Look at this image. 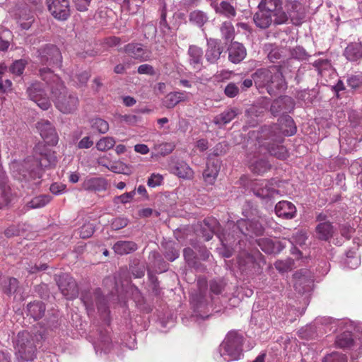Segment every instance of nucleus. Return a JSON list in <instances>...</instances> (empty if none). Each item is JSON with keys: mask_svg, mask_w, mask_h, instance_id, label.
Returning a JSON list of instances; mask_svg holds the SVG:
<instances>
[{"mask_svg": "<svg viewBox=\"0 0 362 362\" xmlns=\"http://www.w3.org/2000/svg\"><path fill=\"white\" fill-rule=\"evenodd\" d=\"M239 87L234 83H229L224 89V93L228 98H234L239 93Z\"/></svg>", "mask_w": 362, "mask_h": 362, "instance_id": "nucleus-60", "label": "nucleus"}, {"mask_svg": "<svg viewBox=\"0 0 362 362\" xmlns=\"http://www.w3.org/2000/svg\"><path fill=\"white\" fill-rule=\"evenodd\" d=\"M294 264V261L291 258L285 260H277L274 263L275 268L281 272H286L291 270Z\"/></svg>", "mask_w": 362, "mask_h": 362, "instance_id": "nucleus-50", "label": "nucleus"}, {"mask_svg": "<svg viewBox=\"0 0 362 362\" xmlns=\"http://www.w3.org/2000/svg\"><path fill=\"white\" fill-rule=\"evenodd\" d=\"M1 285L4 293L8 296H11L17 291L19 282L17 279L10 277L4 279L2 281Z\"/></svg>", "mask_w": 362, "mask_h": 362, "instance_id": "nucleus-39", "label": "nucleus"}, {"mask_svg": "<svg viewBox=\"0 0 362 362\" xmlns=\"http://www.w3.org/2000/svg\"><path fill=\"white\" fill-rule=\"evenodd\" d=\"M249 168L254 174L262 175L271 169L272 165L264 157L254 156Z\"/></svg>", "mask_w": 362, "mask_h": 362, "instance_id": "nucleus-25", "label": "nucleus"}, {"mask_svg": "<svg viewBox=\"0 0 362 362\" xmlns=\"http://www.w3.org/2000/svg\"><path fill=\"white\" fill-rule=\"evenodd\" d=\"M52 16L59 21H66L71 15L69 0H46Z\"/></svg>", "mask_w": 362, "mask_h": 362, "instance_id": "nucleus-12", "label": "nucleus"}, {"mask_svg": "<svg viewBox=\"0 0 362 362\" xmlns=\"http://www.w3.org/2000/svg\"><path fill=\"white\" fill-rule=\"evenodd\" d=\"M211 6L216 14L223 16L228 19L233 18L237 15L236 6L230 0H223L220 3L211 2Z\"/></svg>", "mask_w": 362, "mask_h": 362, "instance_id": "nucleus-17", "label": "nucleus"}, {"mask_svg": "<svg viewBox=\"0 0 362 362\" xmlns=\"http://www.w3.org/2000/svg\"><path fill=\"white\" fill-rule=\"evenodd\" d=\"M91 127L100 134H105L109 130V124L101 118H95L91 121Z\"/></svg>", "mask_w": 362, "mask_h": 362, "instance_id": "nucleus-47", "label": "nucleus"}, {"mask_svg": "<svg viewBox=\"0 0 362 362\" xmlns=\"http://www.w3.org/2000/svg\"><path fill=\"white\" fill-rule=\"evenodd\" d=\"M183 255L185 259L190 267H194L197 269H202V266L199 264L196 261L195 253L192 249L189 247L185 248L183 251Z\"/></svg>", "mask_w": 362, "mask_h": 362, "instance_id": "nucleus-46", "label": "nucleus"}, {"mask_svg": "<svg viewBox=\"0 0 362 362\" xmlns=\"http://www.w3.org/2000/svg\"><path fill=\"white\" fill-rule=\"evenodd\" d=\"M189 62L194 69H200L202 66L203 51L197 45H190L188 49Z\"/></svg>", "mask_w": 362, "mask_h": 362, "instance_id": "nucleus-32", "label": "nucleus"}, {"mask_svg": "<svg viewBox=\"0 0 362 362\" xmlns=\"http://www.w3.org/2000/svg\"><path fill=\"white\" fill-rule=\"evenodd\" d=\"M174 147L175 146L172 143H162L155 145L154 148L158 153L165 156L170 153L173 151Z\"/></svg>", "mask_w": 362, "mask_h": 362, "instance_id": "nucleus-53", "label": "nucleus"}, {"mask_svg": "<svg viewBox=\"0 0 362 362\" xmlns=\"http://www.w3.org/2000/svg\"><path fill=\"white\" fill-rule=\"evenodd\" d=\"M37 129L45 141L50 146L58 143L59 137L54 127L48 121L42 119L37 123Z\"/></svg>", "mask_w": 362, "mask_h": 362, "instance_id": "nucleus-14", "label": "nucleus"}, {"mask_svg": "<svg viewBox=\"0 0 362 362\" xmlns=\"http://www.w3.org/2000/svg\"><path fill=\"white\" fill-rule=\"evenodd\" d=\"M206 224L211 228V230L217 233V237L220 240L222 248H220V254L225 257H230L233 255V246L240 243V240L235 238L234 234L228 232V230L221 231V226L216 219H209L206 221Z\"/></svg>", "mask_w": 362, "mask_h": 362, "instance_id": "nucleus-7", "label": "nucleus"}, {"mask_svg": "<svg viewBox=\"0 0 362 362\" xmlns=\"http://www.w3.org/2000/svg\"><path fill=\"white\" fill-rule=\"evenodd\" d=\"M38 57L42 64L47 66H60L62 64V54L59 49L54 45H46L38 51Z\"/></svg>", "mask_w": 362, "mask_h": 362, "instance_id": "nucleus-11", "label": "nucleus"}, {"mask_svg": "<svg viewBox=\"0 0 362 362\" xmlns=\"http://www.w3.org/2000/svg\"><path fill=\"white\" fill-rule=\"evenodd\" d=\"M107 182L105 179L97 177H88L82 182L83 189L89 192H102L107 189Z\"/></svg>", "mask_w": 362, "mask_h": 362, "instance_id": "nucleus-20", "label": "nucleus"}, {"mask_svg": "<svg viewBox=\"0 0 362 362\" xmlns=\"http://www.w3.org/2000/svg\"><path fill=\"white\" fill-rule=\"evenodd\" d=\"M116 144L115 139L112 136H104L97 141L96 148L99 151H107L114 147Z\"/></svg>", "mask_w": 362, "mask_h": 362, "instance_id": "nucleus-42", "label": "nucleus"}, {"mask_svg": "<svg viewBox=\"0 0 362 362\" xmlns=\"http://www.w3.org/2000/svg\"><path fill=\"white\" fill-rule=\"evenodd\" d=\"M240 112L238 108H228L214 118V123L218 126L225 125L231 122Z\"/></svg>", "mask_w": 362, "mask_h": 362, "instance_id": "nucleus-30", "label": "nucleus"}, {"mask_svg": "<svg viewBox=\"0 0 362 362\" xmlns=\"http://www.w3.org/2000/svg\"><path fill=\"white\" fill-rule=\"evenodd\" d=\"M163 246L164 247L163 255L168 260L173 262L179 257L180 247L178 244L170 241L163 244Z\"/></svg>", "mask_w": 362, "mask_h": 362, "instance_id": "nucleus-37", "label": "nucleus"}, {"mask_svg": "<svg viewBox=\"0 0 362 362\" xmlns=\"http://www.w3.org/2000/svg\"><path fill=\"white\" fill-rule=\"evenodd\" d=\"M26 92L29 98L36 103L41 109L47 110L51 107V102L41 83L38 81L32 83L27 88Z\"/></svg>", "mask_w": 362, "mask_h": 362, "instance_id": "nucleus-10", "label": "nucleus"}, {"mask_svg": "<svg viewBox=\"0 0 362 362\" xmlns=\"http://www.w3.org/2000/svg\"><path fill=\"white\" fill-rule=\"evenodd\" d=\"M137 249V244L130 240H118L112 246L115 253L119 255L130 254Z\"/></svg>", "mask_w": 362, "mask_h": 362, "instance_id": "nucleus-29", "label": "nucleus"}, {"mask_svg": "<svg viewBox=\"0 0 362 362\" xmlns=\"http://www.w3.org/2000/svg\"><path fill=\"white\" fill-rule=\"evenodd\" d=\"M94 227L92 223H84L79 228L78 235L83 239L88 238L92 236V235L94 233Z\"/></svg>", "mask_w": 362, "mask_h": 362, "instance_id": "nucleus-54", "label": "nucleus"}, {"mask_svg": "<svg viewBox=\"0 0 362 362\" xmlns=\"http://www.w3.org/2000/svg\"><path fill=\"white\" fill-rule=\"evenodd\" d=\"M296 132L293 119L285 115L279 119V124L262 127L257 132L256 137L259 146L264 147L271 156L284 160L287 158L288 152L281 145L283 136H291Z\"/></svg>", "mask_w": 362, "mask_h": 362, "instance_id": "nucleus-1", "label": "nucleus"}, {"mask_svg": "<svg viewBox=\"0 0 362 362\" xmlns=\"http://www.w3.org/2000/svg\"><path fill=\"white\" fill-rule=\"evenodd\" d=\"M24 268L28 271L30 274H36L40 271H44L47 269V265L46 264H37V263L33 262H25L23 263Z\"/></svg>", "mask_w": 362, "mask_h": 362, "instance_id": "nucleus-51", "label": "nucleus"}, {"mask_svg": "<svg viewBox=\"0 0 362 362\" xmlns=\"http://www.w3.org/2000/svg\"><path fill=\"white\" fill-rule=\"evenodd\" d=\"M232 229L231 234H234L238 240H240V235L245 236L260 235L264 232L262 224L258 219H240L235 224L233 222L227 223V230Z\"/></svg>", "mask_w": 362, "mask_h": 362, "instance_id": "nucleus-6", "label": "nucleus"}, {"mask_svg": "<svg viewBox=\"0 0 362 362\" xmlns=\"http://www.w3.org/2000/svg\"><path fill=\"white\" fill-rule=\"evenodd\" d=\"M40 76L50 86L52 100L57 110L64 114L73 113L78 107L79 100L76 93L69 90L59 77L51 69L41 68Z\"/></svg>", "mask_w": 362, "mask_h": 362, "instance_id": "nucleus-2", "label": "nucleus"}, {"mask_svg": "<svg viewBox=\"0 0 362 362\" xmlns=\"http://www.w3.org/2000/svg\"><path fill=\"white\" fill-rule=\"evenodd\" d=\"M344 55L351 62H356L362 59V44L351 42L346 47Z\"/></svg>", "mask_w": 362, "mask_h": 362, "instance_id": "nucleus-31", "label": "nucleus"}, {"mask_svg": "<svg viewBox=\"0 0 362 362\" xmlns=\"http://www.w3.org/2000/svg\"><path fill=\"white\" fill-rule=\"evenodd\" d=\"M294 288L298 293L310 291L313 286V279L308 270H301L294 274Z\"/></svg>", "mask_w": 362, "mask_h": 362, "instance_id": "nucleus-16", "label": "nucleus"}, {"mask_svg": "<svg viewBox=\"0 0 362 362\" xmlns=\"http://www.w3.org/2000/svg\"><path fill=\"white\" fill-rule=\"evenodd\" d=\"M272 16H275L274 20L276 24H282L287 21L288 17L285 12L281 11V7L275 11Z\"/></svg>", "mask_w": 362, "mask_h": 362, "instance_id": "nucleus-63", "label": "nucleus"}, {"mask_svg": "<svg viewBox=\"0 0 362 362\" xmlns=\"http://www.w3.org/2000/svg\"><path fill=\"white\" fill-rule=\"evenodd\" d=\"M347 84L351 89H357L362 86V76L354 75L349 77L347 80Z\"/></svg>", "mask_w": 362, "mask_h": 362, "instance_id": "nucleus-59", "label": "nucleus"}, {"mask_svg": "<svg viewBox=\"0 0 362 362\" xmlns=\"http://www.w3.org/2000/svg\"><path fill=\"white\" fill-rule=\"evenodd\" d=\"M163 177L159 173H152L147 180L149 187H156L162 185Z\"/></svg>", "mask_w": 362, "mask_h": 362, "instance_id": "nucleus-57", "label": "nucleus"}, {"mask_svg": "<svg viewBox=\"0 0 362 362\" xmlns=\"http://www.w3.org/2000/svg\"><path fill=\"white\" fill-rule=\"evenodd\" d=\"M315 236L322 241H329L335 233V228L332 222L317 223L315 226Z\"/></svg>", "mask_w": 362, "mask_h": 362, "instance_id": "nucleus-24", "label": "nucleus"}, {"mask_svg": "<svg viewBox=\"0 0 362 362\" xmlns=\"http://www.w3.org/2000/svg\"><path fill=\"white\" fill-rule=\"evenodd\" d=\"M223 47L219 40L210 38L207 40L205 57L208 62L211 64L216 63L220 58Z\"/></svg>", "mask_w": 362, "mask_h": 362, "instance_id": "nucleus-18", "label": "nucleus"}, {"mask_svg": "<svg viewBox=\"0 0 362 362\" xmlns=\"http://www.w3.org/2000/svg\"><path fill=\"white\" fill-rule=\"evenodd\" d=\"M189 19L191 23L202 27L208 21V16L204 12L195 10L189 13Z\"/></svg>", "mask_w": 362, "mask_h": 362, "instance_id": "nucleus-40", "label": "nucleus"}, {"mask_svg": "<svg viewBox=\"0 0 362 362\" xmlns=\"http://www.w3.org/2000/svg\"><path fill=\"white\" fill-rule=\"evenodd\" d=\"M295 103L293 100L287 95L279 97L274 100L270 107V112L274 117L279 115H287L293 110Z\"/></svg>", "mask_w": 362, "mask_h": 362, "instance_id": "nucleus-15", "label": "nucleus"}, {"mask_svg": "<svg viewBox=\"0 0 362 362\" xmlns=\"http://www.w3.org/2000/svg\"><path fill=\"white\" fill-rule=\"evenodd\" d=\"M275 213L279 217L291 219L296 214V207L290 202L281 201L275 206Z\"/></svg>", "mask_w": 362, "mask_h": 362, "instance_id": "nucleus-21", "label": "nucleus"}, {"mask_svg": "<svg viewBox=\"0 0 362 362\" xmlns=\"http://www.w3.org/2000/svg\"><path fill=\"white\" fill-rule=\"evenodd\" d=\"M34 162L35 167L29 169L33 179L40 178L42 174V168L54 165L57 161L54 153L42 144H38L34 148Z\"/></svg>", "mask_w": 362, "mask_h": 362, "instance_id": "nucleus-4", "label": "nucleus"}, {"mask_svg": "<svg viewBox=\"0 0 362 362\" xmlns=\"http://www.w3.org/2000/svg\"><path fill=\"white\" fill-rule=\"evenodd\" d=\"M246 54V49L242 44L238 42H232L228 47V59L234 64H238L243 61L245 58Z\"/></svg>", "mask_w": 362, "mask_h": 362, "instance_id": "nucleus-26", "label": "nucleus"}, {"mask_svg": "<svg viewBox=\"0 0 362 362\" xmlns=\"http://www.w3.org/2000/svg\"><path fill=\"white\" fill-rule=\"evenodd\" d=\"M187 100V96L185 92H174L168 94L163 103V105L168 108H173L180 102L185 101Z\"/></svg>", "mask_w": 362, "mask_h": 362, "instance_id": "nucleus-36", "label": "nucleus"}, {"mask_svg": "<svg viewBox=\"0 0 362 362\" xmlns=\"http://www.w3.org/2000/svg\"><path fill=\"white\" fill-rule=\"evenodd\" d=\"M282 52L277 47H274L270 49L268 53V59L271 62H275L281 57Z\"/></svg>", "mask_w": 362, "mask_h": 362, "instance_id": "nucleus-64", "label": "nucleus"}, {"mask_svg": "<svg viewBox=\"0 0 362 362\" xmlns=\"http://www.w3.org/2000/svg\"><path fill=\"white\" fill-rule=\"evenodd\" d=\"M51 201V197L49 195H40L34 197L28 202V206L31 209H37L45 206Z\"/></svg>", "mask_w": 362, "mask_h": 362, "instance_id": "nucleus-44", "label": "nucleus"}, {"mask_svg": "<svg viewBox=\"0 0 362 362\" xmlns=\"http://www.w3.org/2000/svg\"><path fill=\"white\" fill-rule=\"evenodd\" d=\"M253 21L257 27L264 29L271 25L272 14L267 11L259 8V11L254 15Z\"/></svg>", "mask_w": 362, "mask_h": 362, "instance_id": "nucleus-33", "label": "nucleus"}, {"mask_svg": "<svg viewBox=\"0 0 362 362\" xmlns=\"http://www.w3.org/2000/svg\"><path fill=\"white\" fill-rule=\"evenodd\" d=\"M146 0H124V7L129 11L136 12Z\"/></svg>", "mask_w": 362, "mask_h": 362, "instance_id": "nucleus-58", "label": "nucleus"}, {"mask_svg": "<svg viewBox=\"0 0 362 362\" xmlns=\"http://www.w3.org/2000/svg\"><path fill=\"white\" fill-rule=\"evenodd\" d=\"M336 346L340 349L350 348L354 344V339L351 332H344L337 335L335 340Z\"/></svg>", "mask_w": 362, "mask_h": 362, "instance_id": "nucleus-38", "label": "nucleus"}, {"mask_svg": "<svg viewBox=\"0 0 362 362\" xmlns=\"http://www.w3.org/2000/svg\"><path fill=\"white\" fill-rule=\"evenodd\" d=\"M257 243L261 250L267 254L278 253L283 248L279 241H274L269 238H259Z\"/></svg>", "mask_w": 362, "mask_h": 362, "instance_id": "nucleus-27", "label": "nucleus"}, {"mask_svg": "<svg viewBox=\"0 0 362 362\" xmlns=\"http://www.w3.org/2000/svg\"><path fill=\"white\" fill-rule=\"evenodd\" d=\"M62 293L67 299L76 298L78 295V288L75 279L69 274H64L57 281Z\"/></svg>", "mask_w": 362, "mask_h": 362, "instance_id": "nucleus-13", "label": "nucleus"}, {"mask_svg": "<svg viewBox=\"0 0 362 362\" xmlns=\"http://www.w3.org/2000/svg\"><path fill=\"white\" fill-rule=\"evenodd\" d=\"M27 62L24 59L15 61L10 66V71L12 74L20 76L23 74Z\"/></svg>", "mask_w": 362, "mask_h": 362, "instance_id": "nucleus-52", "label": "nucleus"}, {"mask_svg": "<svg viewBox=\"0 0 362 362\" xmlns=\"http://www.w3.org/2000/svg\"><path fill=\"white\" fill-rule=\"evenodd\" d=\"M223 38L226 40H232L235 35V29L231 22L224 21L220 27Z\"/></svg>", "mask_w": 362, "mask_h": 362, "instance_id": "nucleus-45", "label": "nucleus"}, {"mask_svg": "<svg viewBox=\"0 0 362 362\" xmlns=\"http://www.w3.org/2000/svg\"><path fill=\"white\" fill-rule=\"evenodd\" d=\"M291 56L293 58L298 60H304L307 59V53L304 48L302 47H296L291 51Z\"/></svg>", "mask_w": 362, "mask_h": 362, "instance_id": "nucleus-62", "label": "nucleus"}, {"mask_svg": "<svg viewBox=\"0 0 362 362\" xmlns=\"http://www.w3.org/2000/svg\"><path fill=\"white\" fill-rule=\"evenodd\" d=\"M281 7L279 0H262L259 4V8L269 11L273 14Z\"/></svg>", "mask_w": 362, "mask_h": 362, "instance_id": "nucleus-43", "label": "nucleus"}, {"mask_svg": "<svg viewBox=\"0 0 362 362\" xmlns=\"http://www.w3.org/2000/svg\"><path fill=\"white\" fill-rule=\"evenodd\" d=\"M313 66L317 71L318 75L320 76L322 81L324 79L325 82L329 78H332L335 75V72L327 59H319L313 64Z\"/></svg>", "mask_w": 362, "mask_h": 362, "instance_id": "nucleus-23", "label": "nucleus"}, {"mask_svg": "<svg viewBox=\"0 0 362 362\" xmlns=\"http://www.w3.org/2000/svg\"><path fill=\"white\" fill-rule=\"evenodd\" d=\"M255 194L257 197L265 199L274 198L279 192L268 181H262L260 186L255 189Z\"/></svg>", "mask_w": 362, "mask_h": 362, "instance_id": "nucleus-34", "label": "nucleus"}, {"mask_svg": "<svg viewBox=\"0 0 362 362\" xmlns=\"http://www.w3.org/2000/svg\"><path fill=\"white\" fill-rule=\"evenodd\" d=\"M175 173L180 177L185 179H190L193 177V170L191 168L184 162L177 163Z\"/></svg>", "mask_w": 362, "mask_h": 362, "instance_id": "nucleus-41", "label": "nucleus"}, {"mask_svg": "<svg viewBox=\"0 0 362 362\" xmlns=\"http://www.w3.org/2000/svg\"><path fill=\"white\" fill-rule=\"evenodd\" d=\"M81 300L87 309L93 310L95 305L100 313L106 314L108 312L109 298L103 296L100 288L95 289L93 293L83 295Z\"/></svg>", "mask_w": 362, "mask_h": 362, "instance_id": "nucleus-9", "label": "nucleus"}, {"mask_svg": "<svg viewBox=\"0 0 362 362\" xmlns=\"http://www.w3.org/2000/svg\"><path fill=\"white\" fill-rule=\"evenodd\" d=\"M287 9L291 20L295 24H300L305 18L304 9L298 1H293L287 4Z\"/></svg>", "mask_w": 362, "mask_h": 362, "instance_id": "nucleus-28", "label": "nucleus"}, {"mask_svg": "<svg viewBox=\"0 0 362 362\" xmlns=\"http://www.w3.org/2000/svg\"><path fill=\"white\" fill-rule=\"evenodd\" d=\"M119 51H122L128 57L139 61H146L148 57L146 51L140 43H129Z\"/></svg>", "mask_w": 362, "mask_h": 362, "instance_id": "nucleus-19", "label": "nucleus"}, {"mask_svg": "<svg viewBox=\"0 0 362 362\" xmlns=\"http://www.w3.org/2000/svg\"><path fill=\"white\" fill-rule=\"evenodd\" d=\"M16 348L22 360L31 361L35 358L36 349L30 332L23 331L18 334Z\"/></svg>", "mask_w": 362, "mask_h": 362, "instance_id": "nucleus-8", "label": "nucleus"}, {"mask_svg": "<svg viewBox=\"0 0 362 362\" xmlns=\"http://www.w3.org/2000/svg\"><path fill=\"white\" fill-rule=\"evenodd\" d=\"M226 284L221 279H213L209 282V288L211 293L218 295L224 290Z\"/></svg>", "mask_w": 362, "mask_h": 362, "instance_id": "nucleus-49", "label": "nucleus"}, {"mask_svg": "<svg viewBox=\"0 0 362 362\" xmlns=\"http://www.w3.org/2000/svg\"><path fill=\"white\" fill-rule=\"evenodd\" d=\"M160 20L159 22V25L160 30L164 34H168V33L170 30V27L169 26L166 21L167 11L165 4H163L161 8L160 9Z\"/></svg>", "mask_w": 362, "mask_h": 362, "instance_id": "nucleus-48", "label": "nucleus"}, {"mask_svg": "<svg viewBox=\"0 0 362 362\" xmlns=\"http://www.w3.org/2000/svg\"><path fill=\"white\" fill-rule=\"evenodd\" d=\"M90 74L88 71H81L78 74H76L74 76H73L72 80L78 84V86L85 85L88 81Z\"/></svg>", "mask_w": 362, "mask_h": 362, "instance_id": "nucleus-56", "label": "nucleus"}, {"mask_svg": "<svg viewBox=\"0 0 362 362\" xmlns=\"http://www.w3.org/2000/svg\"><path fill=\"white\" fill-rule=\"evenodd\" d=\"M243 336L235 331L228 333L220 345L219 351L226 361L238 360L242 355Z\"/></svg>", "mask_w": 362, "mask_h": 362, "instance_id": "nucleus-5", "label": "nucleus"}, {"mask_svg": "<svg viewBox=\"0 0 362 362\" xmlns=\"http://www.w3.org/2000/svg\"><path fill=\"white\" fill-rule=\"evenodd\" d=\"M45 310V305L41 301H33L27 305L28 315L35 320L44 316Z\"/></svg>", "mask_w": 362, "mask_h": 362, "instance_id": "nucleus-35", "label": "nucleus"}, {"mask_svg": "<svg viewBox=\"0 0 362 362\" xmlns=\"http://www.w3.org/2000/svg\"><path fill=\"white\" fill-rule=\"evenodd\" d=\"M322 362H347V358L344 354L339 352H333L327 355Z\"/></svg>", "mask_w": 362, "mask_h": 362, "instance_id": "nucleus-55", "label": "nucleus"}, {"mask_svg": "<svg viewBox=\"0 0 362 362\" xmlns=\"http://www.w3.org/2000/svg\"><path fill=\"white\" fill-rule=\"evenodd\" d=\"M251 77L258 89L264 88L269 95H274L278 90H285L286 83L279 67L272 66L268 69H259Z\"/></svg>", "mask_w": 362, "mask_h": 362, "instance_id": "nucleus-3", "label": "nucleus"}, {"mask_svg": "<svg viewBox=\"0 0 362 362\" xmlns=\"http://www.w3.org/2000/svg\"><path fill=\"white\" fill-rule=\"evenodd\" d=\"M128 220L125 218L118 217L112 220L111 228L115 230H118L127 226Z\"/></svg>", "mask_w": 362, "mask_h": 362, "instance_id": "nucleus-61", "label": "nucleus"}, {"mask_svg": "<svg viewBox=\"0 0 362 362\" xmlns=\"http://www.w3.org/2000/svg\"><path fill=\"white\" fill-rule=\"evenodd\" d=\"M221 168V162L218 159H209L206 168L203 173V177L206 182L213 184Z\"/></svg>", "mask_w": 362, "mask_h": 362, "instance_id": "nucleus-22", "label": "nucleus"}]
</instances>
